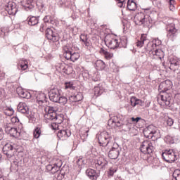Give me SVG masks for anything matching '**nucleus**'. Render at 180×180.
Here are the masks:
<instances>
[{
	"mask_svg": "<svg viewBox=\"0 0 180 180\" xmlns=\"http://www.w3.org/2000/svg\"><path fill=\"white\" fill-rule=\"evenodd\" d=\"M146 139H153V141H143L141 144L140 150L143 154H152L155 150V140L160 139V131L154 125H149L143 130Z\"/></svg>",
	"mask_w": 180,
	"mask_h": 180,
	"instance_id": "nucleus-1",
	"label": "nucleus"
},
{
	"mask_svg": "<svg viewBox=\"0 0 180 180\" xmlns=\"http://www.w3.org/2000/svg\"><path fill=\"white\" fill-rule=\"evenodd\" d=\"M172 88V82L169 80H166L161 82L159 85V91L160 94L158 96V102L160 106H166L171 108L172 105V94L168 91Z\"/></svg>",
	"mask_w": 180,
	"mask_h": 180,
	"instance_id": "nucleus-2",
	"label": "nucleus"
},
{
	"mask_svg": "<svg viewBox=\"0 0 180 180\" xmlns=\"http://www.w3.org/2000/svg\"><path fill=\"white\" fill-rule=\"evenodd\" d=\"M44 119L46 122H57L58 124H61L64 122V115L63 114L57 115V108L51 106L45 108Z\"/></svg>",
	"mask_w": 180,
	"mask_h": 180,
	"instance_id": "nucleus-3",
	"label": "nucleus"
},
{
	"mask_svg": "<svg viewBox=\"0 0 180 180\" xmlns=\"http://www.w3.org/2000/svg\"><path fill=\"white\" fill-rule=\"evenodd\" d=\"M63 57H65L66 60H70V61L74 63L79 58V53L78 52H74L72 45L70 44H67L63 46Z\"/></svg>",
	"mask_w": 180,
	"mask_h": 180,
	"instance_id": "nucleus-4",
	"label": "nucleus"
},
{
	"mask_svg": "<svg viewBox=\"0 0 180 180\" xmlns=\"http://www.w3.org/2000/svg\"><path fill=\"white\" fill-rule=\"evenodd\" d=\"M135 22L137 25H150V15L144 14L143 12L138 13L134 17Z\"/></svg>",
	"mask_w": 180,
	"mask_h": 180,
	"instance_id": "nucleus-5",
	"label": "nucleus"
},
{
	"mask_svg": "<svg viewBox=\"0 0 180 180\" xmlns=\"http://www.w3.org/2000/svg\"><path fill=\"white\" fill-rule=\"evenodd\" d=\"M110 140H112V138L106 131H103L98 136V143L101 147H108Z\"/></svg>",
	"mask_w": 180,
	"mask_h": 180,
	"instance_id": "nucleus-6",
	"label": "nucleus"
},
{
	"mask_svg": "<svg viewBox=\"0 0 180 180\" xmlns=\"http://www.w3.org/2000/svg\"><path fill=\"white\" fill-rule=\"evenodd\" d=\"M162 157L166 162H174L176 160V153L172 149L165 150L162 154Z\"/></svg>",
	"mask_w": 180,
	"mask_h": 180,
	"instance_id": "nucleus-7",
	"label": "nucleus"
},
{
	"mask_svg": "<svg viewBox=\"0 0 180 180\" xmlns=\"http://www.w3.org/2000/svg\"><path fill=\"white\" fill-rule=\"evenodd\" d=\"M16 149L11 143H6L3 147V153L7 158H12L15 155Z\"/></svg>",
	"mask_w": 180,
	"mask_h": 180,
	"instance_id": "nucleus-8",
	"label": "nucleus"
},
{
	"mask_svg": "<svg viewBox=\"0 0 180 180\" xmlns=\"http://www.w3.org/2000/svg\"><path fill=\"white\" fill-rule=\"evenodd\" d=\"M60 90L58 89H51L49 92V96L50 101L51 102H55L57 103L58 102V99L60 98Z\"/></svg>",
	"mask_w": 180,
	"mask_h": 180,
	"instance_id": "nucleus-9",
	"label": "nucleus"
},
{
	"mask_svg": "<svg viewBox=\"0 0 180 180\" xmlns=\"http://www.w3.org/2000/svg\"><path fill=\"white\" fill-rule=\"evenodd\" d=\"M46 37L48 39V40H51V41H53V43H56L60 40L58 35H57L56 33H54L51 28H47L46 30Z\"/></svg>",
	"mask_w": 180,
	"mask_h": 180,
	"instance_id": "nucleus-10",
	"label": "nucleus"
},
{
	"mask_svg": "<svg viewBox=\"0 0 180 180\" xmlns=\"http://www.w3.org/2000/svg\"><path fill=\"white\" fill-rule=\"evenodd\" d=\"M5 11L8 12V15H16L18 8H16V4L13 1H9L5 6Z\"/></svg>",
	"mask_w": 180,
	"mask_h": 180,
	"instance_id": "nucleus-11",
	"label": "nucleus"
},
{
	"mask_svg": "<svg viewBox=\"0 0 180 180\" xmlns=\"http://www.w3.org/2000/svg\"><path fill=\"white\" fill-rule=\"evenodd\" d=\"M105 43L111 50H115V49H117V47H119V40L117 39H105Z\"/></svg>",
	"mask_w": 180,
	"mask_h": 180,
	"instance_id": "nucleus-12",
	"label": "nucleus"
},
{
	"mask_svg": "<svg viewBox=\"0 0 180 180\" xmlns=\"http://www.w3.org/2000/svg\"><path fill=\"white\" fill-rule=\"evenodd\" d=\"M84 99V96H82V93H75L69 96V102L70 103H77V102H81Z\"/></svg>",
	"mask_w": 180,
	"mask_h": 180,
	"instance_id": "nucleus-13",
	"label": "nucleus"
},
{
	"mask_svg": "<svg viewBox=\"0 0 180 180\" xmlns=\"http://www.w3.org/2000/svg\"><path fill=\"white\" fill-rule=\"evenodd\" d=\"M120 154V149L119 147L115 148L112 147L111 150H110L108 153V157L111 160H117L119 158V155Z\"/></svg>",
	"mask_w": 180,
	"mask_h": 180,
	"instance_id": "nucleus-14",
	"label": "nucleus"
},
{
	"mask_svg": "<svg viewBox=\"0 0 180 180\" xmlns=\"http://www.w3.org/2000/svg\"><path fill=\"white\" fill-rule=\"evenodd\" d=\"M22 6L25 11L34 9V0H24L22 2Z\"/></svg>",
	"mask_w": 180,
	"mask_h": 180,
	"instance_id": "nucleus-15",
	"label": "nucleus"
},
{
	"mask_svg": "<svg viewBox=\"0 0 180 180\" xmlns=\"http://www.w3.org/2000/svg\"><path fill=\"white\" fill-rule=\"evenodd\" d=\"M164 51L162 50L156 48L150 55V57L153 58H155V60H161L162 58H164Z\"/></svg>",
	"mask_w": 180,
	"mask_h": 180,
	"instance_id": "nucleus-16",
	"label": "nucleus"
},
{
	"mask_svg": "<svg viewBox=\"0 0 180 180\" xmlns=\"http://www.w3.org/2000/svg\"><path fill=\"white\" fill-rule=\"evenodd\" d=\"M57 136L60 140H67V139L71 136V131H70V129L60 130L58 132Z\"/></svg>",
	"mask_w": 180,
	"mask_h": 180,
	"instance_id": "nucleus-17",
	"label": "nucleus"
},
{
	"mask_svg": "<svg viewBox=\"0 0 180 180\" xmlns=\"http://www.w3.org/2000/svg\"><path fill=\"white\" fill-rule=\"evenodd\" d=\"M18 111L23 115H29V107L26 103L21 102L18 105Z\"/></svg>",
	"mask_w": 180,
	"mask_h": 180,
	"instance_id": "nucleus-18",
	"label": "nucleus"
},
{
	"mask_svg": "<svg viewBox=\"0 0 180 180\" xmlns=\"http://www.w3.org/2000/svg\"><path fill=\"white\" fill-rule=\"evenodd\" d=\"M169 63V69L172 71H176V70L179 68V61H178L177 59H175V58H170Z\"/></svg>",
	"mask_w": 180,
	"mask_h": 180,
	"instance_id": "nucleus-19",
	"label": "nucleus"
},
{
	"mask_svg": "<svg viewBox=\"0 0 180 180\" xmlns=\"http://www.w3.org/2000/svg\"><path fill=\"white\" fill-rule=\"evenodd\" d=\"M146 50L149 52L150 56H151L153 51L157 49V43H154V41H148L146 43Z\"/></svg>",
	"mask_w": 180,
	"mask_h": 180,
	"instance_id": "nucleus-20",
	"label": "nucleus"
},
{
	"mask_svg": "<svg viewBox=\"0 0 180 180\" xmlns=\"http://www.w3.org/2000/svg\"><path fill=\"white\" fill-rule=\"evenodd\" d=\"M108 126L114 128L120 127L122 123L117 120V117H114V119H110L108 120Z\"/></svg>",
	"mask_w": 180,
	"mask_h": 180,
	"instance_id": "nucleus-21",
	"label": "nucleus"
},
{
	"mask_svg": "<svg viewBox=\"0 0 180 180\" xmlns=\"http://www.w3.org/2000/svg\"><path fill=\"white\" fill-rule=\"evenodd\" d=\"M146 43H148V39H147V35L143 34L140 39L138 40V41L136 42V46L137 47L141 49V47L144 46V44H146Z\"/></svg>",
	"mask_w": 180,
	"mask_h": 180,
	"instance_id": "nucleus-22",
	"label": "nucleus"
},
{
	"mask_svg": "<svg viewBox=\"0 0 180 180\" xmlns=\"http://www.w3.org/2000/svg\"><path fill=\"white\" fill-rule=\"evenodd\" d=\"M86 174L90 179H98V174H96V172L94 170V169H87L86 171Z\"/></svg>",
	"mask_w": 180,
	"mask_h": 180,
	"instance_id": "nucleus-23",
	"label": "nucleus"
},
{
	"mask_svg": "<svg viewBox=\"0 0 180 180\" xmlns=\"http://www.w3.org/2000/svg\"><path fill=\"white\" fill-rule=\"evenodd\" d=\"M27 20L30 26H36L39 23V17L29 16Z\"/></svg>",
	"mask_w": 180,
	"mask_h": 180,
	"instance_id": "nucleus-24",
	"label": "nucleus"
},
{
	"mask_svg": "<svg viewBox=\"0 0 180 180\" xmlns=\"http://www.w3.org/2000/svg\"><path fill=\"white\" fill-rule=\"evenodd\" d=\"M28 67L27 60H20L18 65V70H20L21 71H25V70H27Z\"/></svg>",
	"mask_w": 180,
	"mask_h": 180,
	"instance_id": "nucleus-25",
	"label": "nucleus"
},
{
	"mask_svg": "<svg viewBox=\"0 0 180 180\" xmlns=\"http://www.w3.org/2000/svg\"><path fill=\"white\" fill-rule=\"evenodd\" d=\"M97 167H100V168H103L106 165H108V161L105 160L103 157L98 158L97 162L96 163Z\"/></svg>",
	"mask_w": 180,
	"mask_h": 180,
	"instance_id": "nucleus-26",
	"label": "nucleus"
},
{
	"mask_svg": "<svg viewBox=\"0 0 180 180\" xmlns=\"http://www.w3.org/2000/svg\"><path fill=\"white\" fill-rule=\"evenodd\" d=\"M100 53L105 56V58H106V60H110V58L113 57V53L107 51V50L103 48H101L100 49Z\"/></svg>",
	"mask_w": 180,
	"mask_h": 180,
	"instance_id": "nucleus-27",
	"label": "nucleus"
},
{
	"mask_svg": "<svg viewBox=\"0 0 180 180\" xmlns=\"http://www.w3.org/2000/svg\"><path fill=\"white\" fill-rule=\"evenodd\" d=\"M61 165H63V162L60 160L58 163H55L52 165L51 174H56L58 171H60V168H61Z\"/></svg>",
	"mask_w": 180,
	"mask_h": 180,
	"instance_id": "nucleus-28",
	"label": "nucleus"
},
{
	"mask_svg": "<svg viewBox=\"0 0 180 180\" xmlns=\"http://www.w3.org/2000/svg\"><path fill=\"white\" fill-rule=\"evenodd\" d=\"M8 134H10L11 137H20V131L18 130L16 128H12L11 130L8 133Z\"/></svg>",
	"mask_w": 180,
	"mask_h": 180,
	"instance_id": "nucleus-29",
	"label": "nucleus"
},
{
	"mask_svg": "<svg viewBox=\"0 0 180 180\" xmlns=\"http://www.w3.org/2000/svg\"><path fill=\"white\" fill-rule=\"evenodd\" d=\"M96 70H98V71H102V70H105V67H106V65H105V62L98 60L96 62Z\"/></svg>",
	"mask_w": 180,
	"mask_h": 180,
	"instance_id": "nucleus-30",
	"label": "nucleus"
},
{
	"mask_svg": "<svg viewBox=\"0 0 180 180\" xmlns=\"http://www.w3.org/2000/svg\"><path fill=\"white\" fill-rule=\"evenodd\" d=\"M127 8L129 11H136L137 9V4L133 0H128Z\"/></svg>",
	"mask_w": 180,
	"mask_h": 180,
	"instance_id": "nucleus-31",
	"label": "nucleus"
},
{
	"mask_svg": "<svg viewBox=\"0 0 180 180\" xmlns=\"http://www.w3.org/2000/svg\"><path fill=\"white\" fill-rule=\"evenodd\" d=\"M37 101L39 105H41L46 102V94H40L37 96Z\"/></svg>",
	"mask_w": 180,
	"mask_h": 180,
	"instance_id": "nucleus-32",
	"label": "nucleus"
},
{
	"mask_svg": "<svg viewBox=\"0 0 180 180\" xmlns=\"http://www.w3.org/2000/svg\"><path fill=\"white\" fill-rule=\"evenodd\" d=\"M43 20L45 24L48 23V25H52L53 26L56 25V21L50 15L45 16Z\"/></svg>",
	"mask_w": 180,
	"mask_h": 180,
	"instance_id": "nucleus-33",
	"label": "nucleus"
},
{
	"mask_svg": "<svg viewBox=\"0 0 180 180\" xmlns=\"http://www.w3.org/2000/svg\"><path fill=\"white\" fill-rule=\"evenodd\" d=\"M167 36L170 39H172V37H175V36H176V29L175 27H172V28L168 30Z\"/></svg>",
	"mask_w": 180,
	"mask_h": 180,
	"instance_id": "nucleus-34",
	"label": "nucleus"
},
{
	"mask_svg": "<svg viewBox=\"0 0 180 180\" xmlns=\"http://www.w3.org/2000/svg\"><path fill=\"white\" fill-rule=\"evenodd\" d=\"M41 134V129L40 127H35L34 132H33V136L34 139H39Z\"/></svg>",
	"mask_w": 180,
	"mask_h": 180,
	"instance_id": "nucleus-35",
	"label": "nucleus"
},
{
	"mask_svg": "<svg viewBox=\"0 0 180 180\" xmlns=\"http://www.w3.org/2000/svg\"><path fill=\"white\" fill-rule=\"evenodd\" d=\"M67 102H70L69 99L67 98V97L60 96L56 103H60V105H65Z\"/></svg>",
	"mask_w": 180,
	"mask_h": 180,
	"instance_id": "nucleus-36",
	"label": "nucleus"
},
{
	"mask_svg": "<svg viewBox=\"0 0 180 180\" xmlns=\"http://www.w3.org/2000/svg\"><path fill=\"white\" fill-rule=\"evenodd\" d=\"M80 40H82V41L85 46H86V47L89 46V42L88 41V36H86V34H82L80 35Z\"/></svg>",
	"mask_w": 180,
	"mask_h": 180,
	"instance_id": "nucleus-37",
	"label": "nucleus"
},
{
	"mask_svg": "<svg viewBox=\"0 0 180 180\" xmlns=\"http://www.w3.org/2000/svg\"><path fill=\"white\" fill-rule=\"evenodd\" d=\"M118 47H126L127 46V38L123 37L118 41Z\"/></svg>",
	"mask_w": 180,
	"mask_h": 180,
	"instance_id": "nucleus-38",
	"label": "nucleus"
},
{
	"mask_svg": "<svg viewBox=\"0 0 180 180\" xmlns=\"http://www.w3.org/2000/svg\"><path fill=\"white\" fill-rule=\"evenodd\" d=\"M172 176H173L172 180H180V170L179 169L174 170V172H173Z\"/></svg>",
	"mask_w": 180,
	"mask_h": 180,
	"instance_id": "nucleus-39",
	"label": "nucleus"
},
{
	"mask_svg": "<svg viewBox=\"0 0 180 180\" xmlns=\"http://www.w3.org/2000/svg\"><path fill=\"white\" fill-rule=\"evenodd\" d=\"M122 129L124 131H130V129H131V123L127 122L126 124H122Z\"/></svg>",
	"mask_w": 180,
	"mask_h": 180,
	"instance_id": "nucleus-40",
	"label": "nucleus"
},
{
	"mask_svg": "<svg viewBox=\"0 0 180 180\" xmlns=\"http://www.w3.org/2000/svg\"><path fill=\"white\" fill-rule=\"evenodd\" d=\"M165 140L168 144H174L175 143L174 138L169 135H167Z\"/></svg>",
	"mask_w": 180,
	"mask_h": 180,
	"instance_id": "nucleus-41",
	"label": "nucleus"
},
{
	"mask_svg": "<svg viewBox=\"0 0 180 180\" xmlns=\"http://www.w3.org/2000/svg\"><path fill=\"white\" fill-rule=\"evenodd\" d=\"M20 96L25 99H30V98L32 97V94H30L29 91L25 90L24 92Z\"/></svg>",
	"mask_w": 180,
	"mask_h": 180,
	"instance_id": "nucleus-42",
	"label": "nucleus"
},
{
	"mask_svg": "<svg viewBox=\"0 0 180 180\" xmlns=\"http://www.w3.org/2000/svg\"><path fill=\"white\" fill-rule=\"evenodd\" d=\"M12 124L11 123H7L4 124V130L7 134L12 130Z\"/></svg>",
	"mask_w": 180,
	"mask_h": 180,
	"instance_id": "nucleus-43",
	"label": "nucleus"
},
{
	"mask_svg": "<svg viewBox=\"0 0 180 180\" xmlns=\"http://www.w3.org/2000/svg\"><path fill=\"white\" fill-rule=\"evenodd\" d=\"M77 165L79 167H81L82 165H85V160L82 158V156L79 157L77 160L76 161Z\"/></svg>",
	"mask_w": 180,
	"mask_h": 180,
	"instance_id": "nucleus-44",
	"label": "nucleus"
},
{
	"mask_svg": "<svg viewBox=\"0 0 180 180\" xmlns=\"http://www.w3.org/2000/svg\"><path fill=\"white\" fill-rule=\"evenodd\" d=\"M117 2L119 8H124L126 6V0H115Z\"/></svg>",
	"mask_w": 180,
	"mask_h": 180,
	"instance_id": "nucleus-45",
	"label": "nucleus"
},
{
	"mask_svg": "<svg viewBox=\"0 0 180 180\" xmlns=\"http://www.w3.org/2000/svg\"><path fill=\"white\" fill-rule=\"evenodd\" d=\"M102 89H101V87L99 86H95L94 87V94L95 95L99 96V95H102Z\"/></svg>",
	"mask_w": 180,
	"mask_h": 180,
	"instance_id": "nucleus-46",
	"label": "nucleus"
},
{
	"mask_svg": "<svg viewBox=\"0 0 180 180\" xmlns=\"http://www.w3.org/2000/svg\"><path fill=\"white\" fill-rule=\"evenodd\" d=\"M75 89V87L74 86V85L72 84V83L70 82H67L65 83V89Z\"/></svg>",
	"mask_w": 180,
	"mask_h": 180,
	"instance_id": "nucleus-47",
	"label": "nucleus"
},
{
	"mask_svg": "<svg viewBox=\"0 0 180 180\" xmlns=\"http://www.w3.org/2000/svg\"><path fill=\"white\" fill-rule=\"evenodd\" d=\"M166 123L167 126H172V124H174V120H172L171 117H167L166 120Z\"/></svg>",
	"mask_w": 180,
	"mask_h": 180,
	"instance_id": "nucleus-48",
	"label": "nucleus"
},
{
	"mask_svg": "<svg viewBox=\"0 0 180 180\" xmlns=\"http://www.w3.org/2000/svg\"><path fill=\"white\" fill-rule=\"evenodd\" d=\"M25 90L22 89V87H18L16 89V92L19 96H20L25 92Z\"/></svg>",
	"mask_w": 180,
	"mask_h": 180,
	"instance_id": "nucleus-49",
	"label": "nucleus"
},
{
	"mask_svg": "<svg viewBox=\"0 0 180 180\" xmlns=\"http://www.w3.org/2000/svg\"><path fill=\"white\" fill-rule=\"evenodd\" d=\"M174 4H175L174 0H169V4L170 11H174Z\"/></svg>",
	"mask_w": 180,
	"mask_h": 180,
	"instance_id": "nucleus-50",
	"label": "nucleus"
},
{
	"mask_svg": "<svg viewBox=\"0 0 180 180\" xmlns=\"http://www.w3.org/2000/svg\"><path fill=\"white\" fill-rule=\"evenodd\" d=\"M136 105H143V101L135 97V103L134 104V107Z\"/></svg>",
	"mask_w": 180,
	"mask_h": 180,
	"instance_id": "nucleus-51",
	"label": "nucleus"
},
{
	"mask_svg": "<svg viewBox=\"0 0 180 180\" xmlns=\"http://www.w3.org/2000/svg\"><path fill=\"white\" fill-rule=\"evenodd\" d=\"M115 172H116V169L111 167L108 171V175H110V176H113V174H115Z\"/></svg>",
	"mask_w": 180,
	"mask_h": 180,
	"instance_id": "nucleus-52",
	"label": "nucleus"
},
{
	"mask_svg": "<svg viewBox=\"0 0 180 180\" xmlns=\"http://www.w3.org/2000/svg\"><path fill=\"white\" fill-rule=\"evenodd\" d=\"M11 122L12 123H19V118H18V117H13L11 118Z\"/></svg>",
	"mask_w": 180,
	"mask_h": 180,
	"instance_id": "nucleus-53",
	"label": "nucleus"
},
{
	"mask_svg": "<svg viewBox=\"0 0 180 180\" xmlns=\"http://www.w3.org/2000/svg\"><path fill=\"white\" fill-rule=\"evenodd\" d=\"M7 112H9V113L8 114V116H12V115L15 113V110H13V108H8Z\"/></svg>",
	"mask_w": 180,
	"mask_h": 180,
	"instance_id": "nucleus-54",
	"label": "nucleus"
},
{
	"mask_svg": "<svg viewBox=\"0 0 180 180\" xmlns=\"http://www.w3.org/2000/svg\"><path fill=\"white\" fill-rule=\"evenodd\" d=\"M131 106H134V104L136 103V97L132 96L130 100Z\"/></svg>",
	"mask_w": 180,
	"mask_h": 180,
	"instance_id": "nucleus-55",
	"label": "nucleus"
},
{
	"mask_svg": "<svg viewBox=\"0 0 180 180\" xmlns=\"http://www.w3.org/2000/svg\"><path fill=\"white\" fill-rule=\"evenodd\" d=\"M44 29H46V24H41L39 28L40 32H44Z\"/></svg>",
	"mask_w": 180,
	"mask_h": 180,
	"instance_id": "nucleus-56",
	"label": "nucleus"
},
{
	"mask_svg": "<svg viewBox=\"0 0 180 180\" xmlns=\"http://www.w3.org/2000/svg\"><path fill=\"white\" fill-rule=\"evenodd\" d=\"M131 120L133 122H135L136 123H137V122H139V120H141V117H136V118L131 117Z\"/></svg>",
	"mask_w": 180,
	"mask_h": 180,
	"instance_id": "nucleus-57",
	"label": "nucleus"
},
{
	"mask_svg": "<svg viewBox=\"0 0 180 180\" xmlns=\"http://www.w3.org/2000/svg\"><path fill=\"white\" fill-rule=\"evenodd\" d=\"M4 139V130L2 128H0V141Z\"/></svg>",
	"mask_w": 180,
	"mask_h": 180,
	"instance_id": "nucleus-58",
	"label": "nucleus"
},
{
	"mask_svg": "<svg viewBox=\"0 0 180 180\" xmlns=\"http://www.w3.org/2000/svg\"><path fill=\"white\" fill-rule=\"evenodd\" d=\"M52 169H53V165H48L46 166V169H47V171H50V172H51Z\"/></svg>",
	"mask_w": 180,
	"mask_h": 180,
	"instance_id": "nucleus-59",
	"label": "nucleus"
},
{
	"mask_svg": "<svg viewBox=\"0 0 180 180\" xmlns=\"http://www.w3.org/2000/svg\"><path fill=\"white\" fill-rule=\"evenodd\" d=\"M153 42L156 43L157 48L158 47V46H160V44H161V41L158 39H155Z\"/></svg>",
	"mask_w": 180,
	"mask_h": 180,
	"instance_id": "nucleus-60",
	"label": "nucleus"
},
{
	"mask_svg": "<svg viewBox=\"0 0 180 180\" xmlns=\"http://www.w3.org/2000/svg\"><path fill=\"white\" fill-rule=\"evenodd\" d=\"M65 4V1L63 0H60L58 2V5H60V6H63L64 4Z\"/></svg>",
	"mask_w": 180,
	"mask_h": 180,
	"instance_id": "nucleus-61",
	"label": "nucleus"
},
{
	"mask_svg": "<svg viewBox=\"0 0 180 180\" xmlns=\"http://www.w3.org/2000/svg\"><path fill=\"white\" fill-rule=\"evenodd\" d=\"M94 79V81L95 82H96V81H99V79H101L99 77L98 78H97V79Z\"/></svg>",
	"mask_w": 180,
	"mask_h": 180,
	"instance_id": "nucleus-62",
	"label": "nucleus"
},
{
	"mask_svg": "<svg viewBox=\"0 0 180 180\" xmlns=\"http://www.w3.org/2000/svg\"><path fill=\"white\" fill-rule=\"evenodd\" d=\"M0 180H5L4 177H0Z\"/></svg>",
	"mask_w": 180,
	"mask_h": 180,
	"instance_id": "nucleus-63",
	"label": "nucleus"
},
{
	"mask_svg": "<svg viewBox=\"0 0 180 180\" xmlns=\"http://www.w3.org/2000/svg\"><path fill=\"white\" fill-rule=\"evenodd\" d=\"M1 158H2V155L0 154V160H1Z\"/></svg>",
	"mask_w": 180,
	"mask_h": 180,
	"instance_id": "nucleus-64",
	"label": "nucleus"
}]
</instances>
